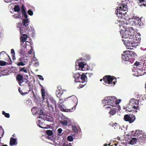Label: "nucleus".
Returning <instances> with one entry per match:
<instances>
[{"label":"nucleus","mask_w":146,"mask_h":146,"mask_svg":"<svg viewBox=\"0 0 146 146\" xmlns=\"http://www.w3.org/2000/svg\"><path fill=\"white\" fill-rule=\"evenodd\" d=\"M20 54L22 55H23L25 53V51L23 49H21L20 51Z\"/></svg>","instance_id":"50"},{"label":"nucleus","mask_w":146,"mask_h":146,"mask_svg":"<svg viewBox=\"0 0 146 146\" xmlns=\"http://www.w3.org/2000/svg\"><path fill=\"white\" fill-rule=\"evenodd\" d=\"M58 90L56 91V94L57 97H60L63 94V92L62 91H61L60 89L61 88L60 87H58Z\"/></svg>","instance_id":"21"},{"label":"nucleus","mask_w":146,"mask_h":146,"mask_svg":"<svg viewBox=\"0 0 146 146\" xmlns=\"http://www.w3.org/2000/svg\"><path fill=\"white\" fill-rule=\"evenodd\" d=\"M107 144H106L104 145V146H107Z\"/></svg>","instance_id":"63"},{"label":"nucleus","mask_w":146,"mask_h":146,"mask_svg":"<svg viewBox=\"0 0 146 146\" xmlns=\"http://www.w3.org/2000/svg\"><path fill=\"white\" fill-rule=\"evenodd\" d=\"M64 100H67L70 103L73 104V107H72L71 109H66L64 105H62L60 107L61 110L66 112L73 111L75 109V107L76 102H77V97L74 95H72L67 97L66 99H65Z\"/></svg>","instance_id":"2"},{"label":"nucleus","mask_w":146,"mask_h":146,"mask_svg":"<svg viewBox=\"0 0 146 146\" xmlns=\"http://www.w3.org/2000/svg\"><path fill=\"white\" fill-rule=\"evenodd\" d=\"M74 77L75 78V81L76 82H84L87 81V77L84 73L82 75L78 73H75L74 75Z\"/></svg>","instance_id":"5"},{"label":"nucleus","mask_w":146,"mask_h":146,"mask_svg":"<svg viewBox=\"0 0 146 146\" xmlns=\"http://www.w3.org/2000/svg\"><path fill=\"white\" fill-rule=\"evenodd\" d=\"M128 23V24L127 23V24H126L125 23V25H126V26H125V27H128V26H126V25H129V24H130V23Z\"/></svg>","instance_id":"57"},{"label":"nucleus","mask_w":146,"mask_h":146,"mask_svg":"<svg viewBox=\"0 0 146 146\" xmlns=\"http://www.w3.org/2000/svg\"><path fill=\"white\" fill-rule=\"evenodd\" d=\"M22 14L24 15L25 18V19H27L28 16L27 14L26 13H23Z\"/></svg>","instance_id":"51"},{"label":"nucleus","mask_w":146,"mask_h":146,"mask_svg":"<svg viewBox=\"0 0 146 146\" xmlns=\"http://www.w3.org/2000/svg\"><path fill=\"white\" fill-rule=\"evenodd\" d=\"M46 133L48 136H51L53 134L52 131L50 130H48L46 131Z\"/></svg>","instance_id":"32"},{"label":"nucleus","mask_w":146,"mask_h":146,"mask_svg":"<svg viewBox=\"0 0 146 146\" xmlns=\"http://www.w3.org/2000/svg\"><path fill=\"white\" fill-rule=\"evenodd\" d=\"M19 91L20 94H21L22 95H24L27 94L28 93L27 92H25L24 93H23L22 91L21 90L20 88H19Z\"/></svg>","instance_id":"41"},{"label":"nucleus","mask_w":146,"mask_h":146,"mask_svg":"<svg viewBox=\"0 0 146 146\" xmlns=\"http://www.w3.org/2000/svg\"><path fill=\"white\" fill-rule=\"evenodd\" d=\"M25 80H26V81L25 82V83L27 84L28 85V86H30V83L29 82L28 80H27V79H25Z\"/></svg>","instance_id":"52"},{"label":"nucleus","mask_w":146,"mask_h":146,"mask_svg":"<svg viewBox=\"0 0 146 146\" xmlns=\"http://www.w3.org/2000/svg\"><path fill=\"white\" fill-rule=\"evenodd\" d=\"M117 125V124L116 123H113V124L112 126H113L114 125H115L116 126Z\"/></svg>","instance_id":"55"},{"label":"nucleus","mask_w":146,"mask_h":146,"mask_svg":"<svg viewBox=\"0 0 146 146\" xmlns=\"http://www.w3.org/2000/svg\"><path fill=\"white\" fill-rule=\"evenodd\" d=\"M87 82H81V83H82V84H82L81 83H80L79 84V88H81L83 87H84L85 85L86 84V83Z\"/></svg>","instance_id":"37"},{"label":"nucleus","mask_w":146,"mask_h":146,"mask_svg":"<svg viewBox=\"0 0 146 146\" xmlns=\"http://www.w3.org/2000/svg\"><path fill=\"white\" fill-rule=\"evenodd\" d=\"M50 137H48V139H50Z\"/></svg>","instance_id":"64"},{"label":"nucleus","mask_w":146,"mask_h":146,"mask_svg":"<svg viewBox=\"0 0 146 146\" xmlns=\"http://www.w3.org/2000/svg\"><path fill=\"white\" fill-rule=\"evenodd\" d=\"M142 60H141L140 62H138L136 61L134 64V65L138 66L139 67H142Z\"/></svg>","instance_id":"28"},{"label":"nucleus","mask_w":146,"mask_h":146,"mask_svg":"<svg viewBox=\"0 0 146 146\" xmlns=\"http://www.w3.org/2000/svg\"><path fill=\"white\" fill-rule=\"evenodd\" d=\"M78 65L76 66V68H77V66H78V69L81 70H86V68L84 67L85 65L84 62H81L78 63Z\"/></svg>","instance_id":"19"},{"label":"nucleus","mask_w":146,"mask_h":146,"mask_svg":"<svg viewBox=\"0 0 146 146\" xmlns=\"http://www.w3.org/2000/svg\"><path fill=\"white\" fill-rule=\"evenodd\" d=\"M2 114L4 115L7 118H9L10 117V115L9 113H5L4 111H2Z\"/></svg>","instance_id":"39"},{"label":"nucleus","mask_w":146,"mask_h":146,"mask_svg":"<svg viewBox=\"0 0 146 146\" xmlns=\"http://www.w3.org/2000/svg\"><path fill=\"white\" fill-rule=\"evenodd\" d=\"M2 146H7V145H2Z\"/></svg>","instance_id":"60"},{"label":"nucleus","mask_w":146,"mask_h":146,"mask_svg":"<svg viewBox=\"0 0 146 146\" xmlns=\"http://www.w3.org/2000/svg\"><path fill=\"white\" fill-rule=\"evenodd\" d=\"M7 56H8L9 58V59H8V60H6V61H8V62H7V63H8L7 64H11V59L10 58V57L8 55H7Z\"/></svg>","instance_id":"45"},{"label":"nucleus","mask_w":146,"mask_h":146,"mask_svg":"<svg viewBox=\"0 0 146 146\" xmlns=\"http://www.w3.org/2000/svg\"><path fill=\"white\" fill-rule=\"evenodd\" d=\"M60 123L63 126H66L68 125V122L67 120H65L63 121H60Z\"/></svg>","instance_id":"35"},{"label":"nucleus","mask_w":146,"mask_h":146,"mask_svg":"<svg viewBox=\"0 0 146 146\" xmlns=\"http://www.w3.org/2000/svg\"><path fill=\"white\" fill-rule=\"evenodd\" d=\"M12 0H4L5 2L6 3L11 2Z\"/></svg>","instance_id":"54"},{"label":"nucleus","mask_w":146,"mask_h":146,"mask_svg":"<svg viewBox=\"0 0 146 146\" xmlns=\"http://www.w3.org/2000/svg\"><path fill=\"white\" fill-rule=\"evenodd\" d=\"M37 76L39 79L42 80H44V78L42 77V76L38 75H37Z\"/></svg>","instance_id":"49"},{"label":"nucleus","mask_w":146,"mask_h":146,"mask_svg":"<svg viewBox=\"0 0 146 146\" xmlns=\"http://www.w3.org/2000/svg\"><path fill=\"white\" fill-rule=\"evenodd\" d=\"M133 131L131 132L132 133L131 134V135H133L135 137H138L141 136L143 134H142V132L141 130H136L135 133H134Z\"/></svg>","instance_id":"17"},{"label":"nucleus","mask_w":146,"mask_h":146,"mask_svg":"<svg viewBox=\"0 0 146 146\" xmlns=\"http://www.w3.org/2000/svg\"><path fill=\"white\" fill-rule=\"evenodd\" d=\"M46 102L47 104V106L48 107L50 110L53 111L54 110V106L56 108V101L53 98H50L49 99V102L47 99Z\"/></svg>","instance_id":"7"},{"label":"nucleus","mask_w":146,"mask_h":146,"mask_svg":"<svg viewBox=\"0 0 146 146\" xmlns=\"http://www.w3.org/2000/svg\"><path fill=\"white\" fill-rule=\"evenodd\" d=\"M8 63L2 60H0V65L1 66H5L7 64H8Z\"/></svg>","instance_id":"36"},{"label":"nucleus","mask_w":146,"mask_h":146,"mask_svg":"<svg viewBox=\"0 0 146 146\" xmlns=\"http://www.w3.org/2000/svg\"><path fill=\"white\" fill-rule=\"evenodd\" d=\"M16 79L17 81H18L19 83L20 86L22 85L21 84L23 82H24L23 79V75L20 74H18L17 75L16 77Z\"/></svg>","instance_id":"18"},{"label":"nucleus","mask_w":146,"mask_h":146,"mask_svg":"<svg viewBox=\"0 0 146 146\" xmlns=\"http://www.w3.org/2000/svg\"><path fill=\"white\" fill-rule=\"evenodd\" d=\"M39 127H40V128H44V127H43L42 126H41L40 125H39Z\"/></svg>","instance_id":"58"},{"label":"nucleus","mask_w":146,"mask_h":146,"mask_svg":"<svg viewBox=\"0 0 146 146\" xmlns=\"http://www.w3.org/2000/svg\"><path fill=\"white\" fill-rule=\"evenodd\" d=\"M138 141L137 139L135 138H134L130 140V143L131 145H133L135 144L137 142V141Z\"/></svg>","instance_id":"29"},{"label":"nucleus","mask_w":146,"mask_h":146,"mask_svg":"<svg viewBox=\"0 0 146 146\" xmlns=\"http://www.w3.org/2000/svg\"><path fill=\"white\" fill-rule=\"evenodd\" d=\"M131 23L132 24V25L134 26L139 25V26H141L143 25V23L141 22V19L137 18L134 19L133 21H131Z\"/></svg>","instance_id":"16"},{"label":"nucleus","mask_w":146,"mask_h":146,"mask_svg":"<svg viewBox=\"0 0 146 146\" xmlns=\"http://www.w3.org/2000/svg\"><path fill=\"white\" fill-rule=\"evenodd\" d=\"M28 14L30 16H32L33 14V11L31 9H29L28 11Z\"/></svg>","instance_id":"47"},{"label":"nucleus","mask_w":146,"mask_h":146,"mask_svg":"<svg viewBox=\"0 0 146 146\" xmlns=\"http://www.w3.org/2000/svg\"><path fill=\"white\" fill-rule=\"evenodd\" d=\"M39 115H44V113L43 110H40L39 111Z\"/></svg>","instance_id":"48"},{"label":"nucleus","mask_w":146,"mask_h":146,"mask_svg":"<svg viewBox=\"0 0 146 146\" xmlns=\"http://www.w3.org/2000/svg\"><path fill=\"white\" fill-rule=\"evenodd\" d=\"M19 71L23 72L25 73H27V67H24L23 68H20L19 69Z\"/></svg>","instance_id":"30"},{"label":"nucleus","mask_w":146,"mask_h":146,"mask_svg":"<svg viewBox=\"0 0 146 146\" xmlns=\"http://www.w3.org/2000/svg\"><path fill=\"white\" fill-rule=\"evenodd\" d=\"M137 140L139 143V144L143 145L146 143V135L143 133L139 138H137Z\"/></svg>","instance_id":"14"},{"label":"nucleus","mask_w":146,"mask_h":146,"mask_svg":"<svg viewBox=\"0 0 146 146\" xmlns=\"http://www.w3.org/2000/svg\"><path fill=\"white\" fill-rule=\"evenodd\" d=\"M120 101V100H118L114 96H110L105 97L103 101V103H105V106L115 107L117 104H119Z\"/></svg>","instance_id":"3"},{"label":"nucleus","mask_w":146,"mask_h":146,"mask_svg":"<svg viewBox=\"0 0 146 146\" xmlns=\"http://www.w3.org/2000/svg\"><path fill=\"white\" fill-rule=\"evenodd\" d=\"M17 27L19 29L20 33L21 35L23 33H26L29 28V27H25V26L23 25L19 26L18 25V23L17 24Z\"/></svg>","instance_id":"15"},{"label":"nucleus","mask_w":146,"mask_h":146,"mask_svg":"<svg viewBox=\"0 0 146 146\" xmlns=\"http://www.w3.org/2000/svg\"><path fill=\"white\" fill-rule=\"evenodd\" d=\"M135 116L131 114H126L124 116V119L126 121H128L130 123L133 122L135 120Z\"/></svg>","instance_id":"9"},{"label":"nucleus","mask_w":146,"mask_h":146,"mask_svg":"<svg viewBox=\"0 0 146 146\" xmlns=\"http://www.w3.org/2000/svg\"><path fill=\"white\" fill-rule=\"evenodd\" d=\"M41 92L42 99L43 100H44L46 99V98H45V93L44 89L43 88L41 90Z\"/></svg>","instance_id":"31"},{"label":"nucleus","mask_w":146,"mask_h":146,"mask_svg":"<svg viewBox=\"0 0 146 146\" xmlns=\"http://www.w3.org/2000/svg\"><path fill=\"white\" fill-rule=\"evenodd\" d=\"M18 23V25L19 26L23 25V26H25V27H29V20L28 19H23L22 20V23H21V22H19Z\"/></svg>","instance_id":"20"},{"label":"nucleus","mask_w":146,"mask_h":146,"mask_svg":"<svg viewBox=\"0 0 146 146\" xmlns=\"http://www.w3.org/2000/svg\"><path fill=\"white\" fill-rule=\"evenodd\" d=\"M20 7L18 5H15L14 8V11L19 12L20 11Z\"/></svg>","instance_id":"34"},{"label":"nucleus","mask_w":146,"mask_h":146,"mask_svg":"<svg viewBox=\"0 0 146 146\" xmlns=\"http://www.w3.org/2000/svg\"><path fill=\"white\" fill-rule=\"evenodd\" d=\"M62 146H68V144H66L65 143H64Z\"/></svg>","instance_id":"56"},{"label":"nucleus","mask_w":146,"mask_h":146,"mask_svg":"<svg viewBox=\"0 0 146 146\" xmlns=\"http://www.w3.org/2000/svg\"><path fill=\"white\" fill-rule=\"evenodd\" d=\"M28 62V59L27 57L22 56L19 58L15 64L18 66H23L25 65Z\"/></svg>","instance_id":"6"},{"label":"nucleus","mask_w":146,"mask_h":146,"mask_svg":"<svg viewBox=\"0 0 146 146\" xmlns=\"http://www.w3.org/2000/svg\"><path fill=\"white\" fill-rule=\"evenodd\" d=\"M13 137H15V134H13Z\"/></svg>","instance_id":"62"},{"label":"nucleus","mask_w":146,"mask_h":146,"mask_svg":"<svg viewBox=\"0 0 146 146\" xmlns=\"http://www.w3.org/2000/svg\"><path fill=\"white\" fill-rule=\"evenodd\" d=\"M113 107L111 106H108L106 108V110H109V114L111 115H113L115 114L117 111V108L116 107Z\"/></svg>","instance_id":"13"},{"label":"nucleus","mask_w":146,"mask_h":146,"mask_svg":"<svg viewBox=\"0 0 146 146\" xmlns=\"http://www.w3.org/2000/svg\"><path fill=\"white\" fill-rule=\"evenodd\" d=\"M103 80L105 83L109 84H112L113 81L114 79L110 76L106 75L104 77ZM115 80H116V79Z\"/></svg>","instance_id":"12"},{"label":"nucleus","mask_w":146,"mask_h":146,"mask_svg":"<svg viewBox=\"0 0 146 146\" xmlns=\"http://www.w3.org/2000/svg\"><path fill=\"white\" fill-rule=\"evenodd\" d=\"M140 70H140V71H141V70H142V68H140Z\"/></svg>","instance_id":"61"},{"label":"nucleus","mask_w":146,"mask_h":146,"mask_svg":"<svg viewBox=\"0 0 146 146\" xmlns=\"http://www.w3.org/2000/svg\"><path fill=\"white\" fill-rule=\"evenodd\" d=\"M139 102L136 100L133 99H131L129 102L130 107H133L134 109H137L139 107Z\"/></svg>","instance_id":"11"},{"label":"nucleus","mask_w":146,"mask_h":146,"mask_svg":"<svg viewBox=\"0 0 146 146\" xmlns=\"http://www.w3.org/2000/svg\"><path fill=\"white\" fill-rule=\"evenodd\" d=\"M142 67L143 68L144 71L146 70V57L142 59Z\"/></svg>","instance_id":"25"},{"label":"nucleus","mask_w":146,"mask_h":146,"mask_svg":"<svg viewBox=\"0 0 146 146\" xmlns=\"http://www.w3.org/2000/svg\"><path fill=\"white\" fill-rule=\"evenodd\" d=\"M22 34L23 36L21 38V40L23 42H25L27 38V35L25 34Z\"/></svg>","instance_id":"26"},{"label":"nucleus","mask_w":146,"mask_h":146,"mask_svg":"<svg viewBox=\"0 0 146 146\" xmlns=\"http://www.w3.org/2000/svg\"><path fill=\"white\" fill-rule=\"evenodd\" d=\"M122 40L126 46L129 47H127V48L131 49V47H134L135 46L133 39L125 40L124 39Z\"/></svg>","instance_id":"8"},{"label":"nucleus","mask_w":146,"mask_h":146,"mask_svg":"<svg viewBox=\"0 0 146 146\" xmlns=\"http://www.w3.org/2000/svg\"><path fill=\"white\" fill-rule=\"evenodd\" d=\"M20 13H17L16 14L14 15H13V17L15 19H18L20 18Z\"/></svg>","instance_id":"38"},{"label":"nucleus","mask_w":146,"mask_h":146,"mask_svg":"<svg viewBox=\"0 0 146 146\" xmlns=\"http://www.w3.org/2000/svg\"><path fill=\"white\" fill-rule=\"evenodd\" d=\"M3 58V56H1L0 58V59H2Z\"/></svg>","instance_id":"59"},{"label":"nucleus","mask_w":146,"mask_h":146,"mask_svg":"<svg viewBox=\"0 0 146 146\" xmlns=\"http://www.w3.org/2000/svg\"><path fill=\"white\" fill-rule=\"evenodd\" d=\"M25 7L23 5L21 6V12L22 14L24 13H26L25 11Z\"/></svg>","instance_id":"40"},{"label":"nucleus","mask_w":146,"mask_h":146,"mask_svg":"<svg viewBox=\"0 0 146 146\" xmlns=\"http://www.w3.org/2000/svg\"><path fill=\"white\" fill-rule=\"evenodd\" d=\"M126 110L125 111L127 112H131L133 110V107H130V105L129 104V106L126 107Z\"/></svg>","instance_id":"33"},{"label":"nucleus","mask_w":146,"mask_h":146,"mask_svg":"<svg viewBox=\"0 0 146 146\" xmlns=\"http://www.w3.org/2000/svg\"><path fill=\"white\" fill-rule=\"evenodd\" d=\"M72 129L73 131H75L76 130H77V129L75 126H73Z\"/></svg>","instance_id":"53"},{"label":"nucleus","mask_w":146,"mask_h":146,"mask_svg":"<svg viewBox=\"0 0 146 146\" xmlns=\"http://www.w3.org/2000/svg\"><path fill=\"white\" fill-rule=\"evenodd\" d=\"M128 8L127 5L125 4H123L119 5L117 7V8L116 9L117 11V13H119L118 14L122 15V13L120 11H127Z\"/></svg>","instance_id":"10"},{"label":"nucleus","mask_w":146,"mask_h":146,"mask_svg":"<svg viewBox=\"0 0 146 146\" xmlns=\"http://www.w3.org/2000/svg\"><path fill=\"white\" fill-rule=\"evenodd\" d=\"M11 54L12 56V59L13 60H15L16 58L15 57V53L14 50L13 49L11 50Z\"/></svg>","instance_id":"27"},{"label":"nucleus","mask_w":146,"mask_h":146,"mask_svg":"<svg viewBox=\"0 0 146 146\" xmlns=\"http://www.w3.org/2000/svg\"><path fill=\"white\" fill-rule=\"evenodd\" d=\"M34 66L35 67H37L39 65V62L37 61H35L33 63Z\"/></svg>","instance_id":"46"},{"label":"nucleus","mask_w":146,"mask_h":146,"mask_svg":"<svg viewBox=\"0 0 146 146\" xmlns=\"http://www.w3.org/2000/svg\"><path fill=\"white\" fill-rule=\"evenodd\" d=\"M127 52L126 54L122 55V58L123 60L132 63L135 60V58L137 56V54L134 52H130L128 54Z\"/></svg>","instance_id":"4"},{"label":"nucleus","mask_w":146,"mask_h":146,"mask_svg":"<svg viewBox=\"0 0 146 146\" xmlns=\"http://www.w3.org/2000/svg\"><path fill=\"white\" fill-rule=\"evenodd\" d=\"M57 131L58 132V135L59 136L61 135V134L62 131V129L60 128H59L58 129Z\"/></svg>","instance_id":"43"},{"label":"nucleus","mask_w":146,"mask_h":146,"mask_svg":"<svg viewBox=\"0 0 146 146\" xmlns=\"http://www.w3.org/2000/svg\"><path fill=\"white\" fill-rule=\"evenodd\" d=\"M137 2L140 6L146 7V0H137Z\"/></svg>","instance_id":"24"},{"label":"nucleus","mask_w":146,"mask_h":146,"mask_svg":"<svg viewBox=\"0 0 146 146\" xmlns=\"http://www.w3.org/2000/svg\"><path fill=\"white\" fill-rule=\"evenodd\" d=\"M39 110L38 107L35 106L31 109V111L33 114H39Z\"/></svg>","instance_id":"23"},{"label":"nucleus","mask_w":146,"mask_h":146,"mask_svg":"<svg viewBox=\"0 0 146 146\" xmlns=\"http://www.w3.org/2000/svg\"><path fill=\"white\" fill-rule=\"evenodd\" d=\"M7 55L6 52L4 51H3L0 52V56H3V57L5 55Z\"/></svg>","instance_id":"42"},{"label":"nucleus","mask_w":146,"mask_h":146,"mask_svg":"<svg viewBox=\"0 0 146 146\" xmlns=\"http://www.w3.org/2000/svg\"><path fill=\"white\" fill-rule=\"evenodd\" d=\"M67 140L70 141H72L73 140V138L72 136H69L67 137Z\"/></svg>","instance_id":"44"},{"label":"nucleus","mask_w":146,"mask_h":146,"mask_svg":"<svg viewBox=\"0 0 146 146\" xmlns=\"http://www.w3.org/2000/svg\"><path fill=\"white\" fill-rule=\"evenodd\" d=\"M9 144L11 146L17 145V142L16 141V139L11 137L10 139Z\"/></svg>","instance_id":"22"},{"label":"nucleus","mask_w":146,"mask_h":146,"mask_svg":"<svg viewBox=\"0 0 146 146\" xmlns=\"http://www.w3.org/2000/svg\"><path fill=\"white\" fill-rule=\"evenodd\" d=\"M125 24H123V27L125 30V31L121 30L120 33L121 37L125 40L131 39L139 40H140L139 37L138 39L136 38V35L134 32L133 28L131 27H125Z\"/></svg>","instance_id":"1"}]
</instances>
